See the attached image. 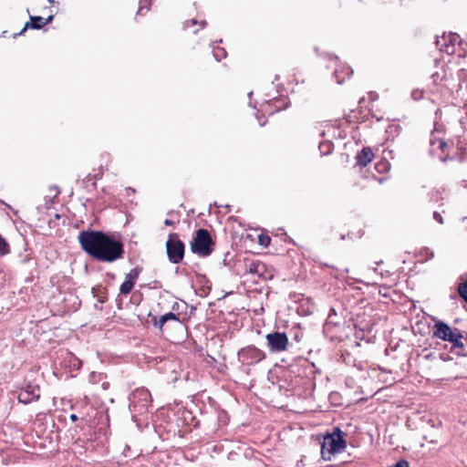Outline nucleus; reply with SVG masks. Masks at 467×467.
<instances>
[{"instance_id": "1", "label": "nucleus", "mask_w": 467, "mask_h": 467, "mask_svg": "<svg viewBox=\"0 0 467 467\" xmlns=\"http://www.w3.org/2000/svg\"><path fill=\"white\" fill-rule=\"evenodd\" d=\"M78 242L88 254L99 262H115L125 253L119 240L100 231H82L78 234Z\"/></svg>"}, {"instance_id": "2", "label": "nucleus", "mask_w": 467, "mask_h": 467, "mask_svg": "<svg viewBox=\"0 0 467 467\" xmlns=\"http://www.w3.org/2000/svg\"><path fill=\"white\" fill-rule=\"evenodd\" d=\"M344 436L345 433L339 428H335L332 433L324 437L321 443V457L323 460L331 461L333 455L345 451L347 441Z\"/></svg>"}, {"instance_id": "3", "label": "nucleus", "mask_w": 467, "mask_h": 467, "mask_svg": "<svg viewBox=\"0 0 467 467\" xmlns=\"http://www.w3.org/2000/svg\"><path fill=\"white\" fill-rule=\"evenodd\" d=\"M214 243L206 229H199L191 242V250L199 256H209L213 251Z\"/></svg>"}, {"instance_id": "4", "label": "nucleus", "mask_w": 467, "mask_h": 467, "mask_svg": "<svg viewBox=\"0 0 467 467\" xmlns=\"http://www.w3.org/2000/svg\"><path fill=\"white\" fill-rule=\"evenodd\" d=\"M166 253L168 259L172 264H180L184 257L185 245L180 240L177 234H170L166 242Z\"/></svg>"}, {"instance_id": "5", "label": "nucleus", "mask_w": 467, "mask_h": 467, "mask_svg": "<svg viewBox=\"0 0 467 467\" xmlns=\"http://www.w3.org/2000/svg\"><path fill=\"white\" fill-rule=\"evenodd\" d=\"M151 402V395L145 388L136 389L130 397V408L134 411L141 413Z\"/></svg>"}, {"instance_id": "6", "label": "nucleus", "mask_w": 467, "mask_h": 467, "mask_svg": "<svg viewBox=\"0 0 467 467\" xmlns=\"http://www.w3.org/2000/svg\"><path fill=\"white\" fill-rule=\"evenodd\" d=\"M267 347L272 353H279L287 349L289 341L285 333L275 331L265 336Z\"/></svg>"}, {"instance_id": "7", "label": "nucleus", "mask_w": 467, "mask_h": 467, "mask_svg": "<svg viewBox=\"0 0 467 467\" xmlns=\"http://www.w3.org/2000/svg\"><path fill=\"white\" fill-rule=\"evenodd\" d=\"M238 357L243 363L251 365L265 359V354L254 346H248L239 350Z\"/></svg>"}, {"instance_id": "8", "label": "nucleus", "mask_w": 467, "mask_h": 467, "mask_svg": "<svg viewBox=\"0 0 467 467\" xmlns=\"http://www.w3.org/2000/svg\"><path fill=\"white\" fill-rule=\"evenodd\" d=\"M460 330L451 328L448 324L443 321H437L433 326V337L440 338L443 341L451 342Z\"/></svg>"}, {"instance_id": "9", "label": "nucleus", "mask_w": 467, "mask_h": 467, "mask_svg": "<svg viewBox=\"0 0 467 467\" xmlns=\"http://www.w3.org/2000/svg\"><path fill=\"white\" fill-rule=\"evenodd\" d=\"M460 36L456 34H449L448 36H442L441 39H436V46L441 52L447 54L454 53V46L459 41Z\"/></svg>"}, {"instance_id": "10", "label": "nucleus", "mask_w": 467, "mask_h": 467, "mask_svg": "<svg viewBox=\"0 0 467 467\" xmlns=\"http://www.w3.org/2000/svg\"><path fill=\"white\" fill-rule=\"evenodd\" d=\"M39 397V388L29 385L18 394L17 399L20 403L28 404L33 400H37Z\"/></svg>"}, {"instance_id": "11", "label": "nucleus", "mask_w": 467, "mask_h": 467, "mask_svg": "<svg viewBox=\"0 0 467 467\" xmlns=\"http://www.w3.org/2000/svg\"><path fill=\"white\" fill-rule=\"evenodd\" d=\"M373 157L374 154L371 149L365 147L356 157L357 164L360 167H366L373 160Z\"/></svg>"}, {"instance_id": "12", "label": "nucleus", "mask_w": 467, "mask_h": 467, "mask_svg": "<svg viewBox=\"0 0 467 467\" xmlns=\"http://www.w3.org/2000/svg\"><path fill=\"white\" fill-rule=\"evenodd\" d=\"M451 348L456 350L459 355H467V345L464 343V337L459 331L451 342Z\"/></svg>"}, {"instance_id": "13", "label": "nucleus", "mask_w": 467, "mask_h": 467, "mask_svg": "<svg viewBox=\"0 0 467 467\" xmlns=\"http://www.w3.org/2000/svg\"><path fill=\"white\" fill-rule=\"evenodd\" d=\"M44 26H46V22H44V18L42 16H30V23L26 24L25 28L21 31L20 34H22L28 26L33 29H40Z\"/></svg>"}, {"instance_id": "14", "label": "nucleus", "mask_w": 467, "mask_h": 467, "mask_svg": "<svg viewBox=\"0 0 467 467\" xmlns=\"http://www.w3.org/2000/svg\"><path fill=\"white\" fill-rule=\"evenodd\" d=\"M168 321H177V322H180V319H179L177 315H175L172 312H169V313H166V314L162 315L161 317H160V318H159V323L160 324L159 325L164 327V325Z\"/></svg>"}, {"instance_id": "15", "label": "nucleus", "mask_w": 467, "mask_h": 467, "mask_svg": "<svg viewBox=\"0 0 467 467\" xmlns=\"http://www.w3.org/2000/svg\"><path fill=\"white\" fill-rule=\"evenodd\" d=\"M135 284L125 278L124 282L121 284L119 287V292L122 295H128L133 289Z\"/></svg>"}, {"instance_id": "16", "label": "nucleus", "mask_w": 467, "mask_h": 467, "mask_svg": "<svg viewBox=\"0 0 467 467\" xmlns=\"http://www.w3.org/2000/svg\"><path fill=\"white\" fill-rule=\"evenodd\" d=\"M140 273V269L138 267L132 268L126 275L125 278L133 282L135 284L136 280L139 277Z\"/></svg>"}, {"instance_id": "17", "label": "nucleus", "mask_w": 467, "mask_h": 467, "mask_svg": "<svg viewBox=\"0 0 467 467\" xmlns=\"http://www.w3.org/2000/svg\"><path fill=\"white\" fill-rule=\"evenodd\" d=\"M213 57L217 61H221L223 58L226 57V52L223 48L216 47L213 51Z\"/></svg>"}, {"instance_id": "18", "label": "nucleus", "mask_w": 467, "mask_h": 467, "mask_svg": "<svg viewBox=\"0 0 467 467\" xmlns=\"http://www.w3.org/2000/svg\"><path fill=\"white\" fill-rule=\"evenodd\" d=\"M458 293L467 302V281L459 285Z\"/></svg>"}, {"instance_id": "19", "label": "nucleus", "mask_w": 467, "mask_h": 467, "mask_svg": "<svg viewBox=\"0 0 467 467\" xmlns=\"http://www.w3.org/2000/svg\"><path fill=\"white\" fill-rule=\"evenodd\" d=\"M331 143L326 142V143H320L319 150L323 154H327L331 150Z\"/></svg>"}, {"instance_id": "20", "label": "nucleus", "mask_w": 467, "mask_h": 467, "mask_svg": "<svg viewBox=\"0 0 467 467\" xmlns=\"http://www.w3.org/2000/svg\"><path fill=\"white\" fill-rule=\"evenodd\" d=\"M149 317L150 318V322L152 323V325L155 327L159 328L160 330H162L163 327L159 325L160 317H158L157 316L151 315V314L149 315Z\"/></svg>"}, {"instance_id": "21", "label": "nucleus", "mask_w": 467, "mask_h": 467, "mask_svg": "<svg viewBox=\"0 0 467 467\" xmlns=\"http://www.w3.org/2000/svg\"><path fill=\"white\" fill-rule=\"evenodd\" d=\"M7 253V244L5 239L0 235V254Z\"/></svg>"}, {"instance_id": "22", "label": "nucleus", "mask_w": 467, "mask_h": 467, "mask_svg": "<svg viewBox=\"0 0 467 467\" xmlns=\"http://www.w3.org/2000/svg\"><path fill=\"white\" fill-rule=\"evenodd\" d=\"M270 237L267 235H260L259 236V244L264 246H267L270 244Z\"/></svg>"}, {"instance_id": "23", "label": "nucleus", "mask_w": 467, "mask_h": 467, "mask_svg": "<svg viewBox=\"0 0 467 467\" xmlns=\"http://www.w3.org/2000/svg\"><path fill=\"white\" fill-rule=\"evenodd\" d=\"M433 218L435 221H437L438 223H443V218L441 216V214L438 212H434L433 213Z\"/></svg>"}, {"instance_id": "24", "label": "nucleus", "mask_w": 467, "mask_h": 467, "mask_svg": "<svg viewBox=\"0 0 467 467\" xmlns=\"http://www.w3.org/2000/svg\"><path fill=\"white\" fill-rule=\"evenodd\" d=\"M335 77H336V78H337V82L338 84H342V83L344 82V80H345V78H340V77H339V72H338V70H336V71H335Z\"/></svg>"}, {"instance_id": "25", "label": "nucleus", "mask_w": 467, "mask_h": 467, "mask_svg": "<svg viewBox=\"0 0 467 467\" xmlns=\"http://www.w3.org/2000/svg\"><path fill=\"white\" fill-rule=\"evenodd\" d=\"M439 148L443 150L447 147V143L444 140H439Z\"/></svg>"}, {"instance_id": "26", "label": "nucleus", "mask_w": 467, "mask_h": 467, "mask_svg": "<svg viewBox=\"0 0 467 467\" xmlns=\"http://www.w3.org/2000/svg\"><path fill=\"white\" fill-rule=\"evenodd\" d=\"M164 224L167 225V226H171L174 224L173 221L170 220V219H165L164 220Z\"/></svg>"}, {"instance_id": "27", "label": "nucleus", "mask_w": 467, "mask_h": 467, "mask_svg": "<svg viewBox=\"0 0 467 467\" xmlns=\"http://www.w3.org/2000/svg\"><path fill=\"white\" fill-rule=\"evenodd\" d=\"M53 20V16H49L47 19L44 18V22H46V25L50 23Z\"/></svg>"}, {"instance_id": "28", "label": "nucleus", "mask_w": 467, "mask_h": 467, "mask_svg": "<svg viewBox=\"0 0 467 467\" xmlns=\"http://www.w3.org/2000/svg\"><path fill=\"white\" fill-rule=\"evenodd\" d=\"M70 420H71L72 421H76V420H78V416H77L76 414H71V415H70Z\"/></svg>"}, {"instance_id": "29", "label": "nucleus", "mask_w": 467, "mask_h": 467, "mask_svg": "<svg viewBox=\"0 0 467 467\" xmlns=\"http://www.w3.org/2000/svg\"><path fill=\"white\" fill-rule=\"evenodd\" d=\"M352 73L353 72H352V70L350 68H347L346 74L348 75V77H349Z\"/></svg>"}, {"instance_id": "30", "label": "nucleus", "mask_w": 467, "mask_h": 467, "mask_svg": "<svg viewBox=\"0 0 467 467\" xmlns=\"http://www.w3.org/2000/svg\"><path fill=\"white\" fill-rule=\"evenodd\" d=\"M190 22H191L192 25L197 24V21L195 19H192Z\"/></svg>"}, {"instance_id": "31", "label": "nucleus", "mask_w": 467, "mask_h": 467, "mask_svg": "<svg viewBox=\"0 0 467 467\" xmlns=\"http://www.w3.org/2000/svg\"><path fill=\"white\" fill-rule=\"evenodd\" d=\"M205 25H206V21H202V26H205Z\"/></svg>"}, {"instance_id": "32", "label": "nucleus", "mask_w": 467, "mask_h": 467, "mask_svg": "<svg viewBox=\"0 0 467 467\" xmlns=\"http://www.w3.org/2000/svg\"><path fill=\"white\" fill-rule=\"evenodd\" d=\"M48 2H49V3H53V2H54V0H48Z\"/></svg>"}]
</instances>
